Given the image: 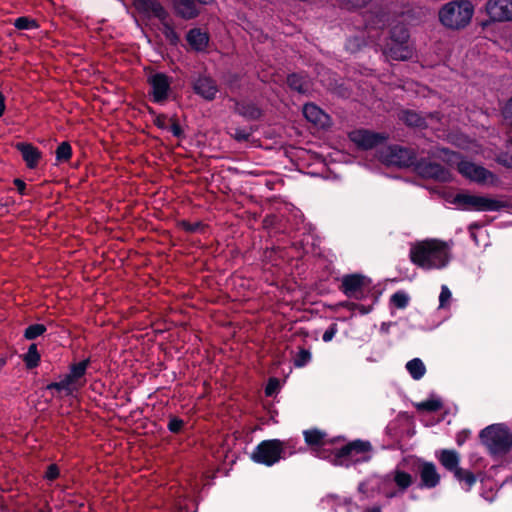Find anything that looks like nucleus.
Returning a JSON list of instances; mask_svg holds the SVG:
<instances>
[{
  "mask_svg": "<svg viewBox=\"0 0 512 512\" xmlns=\"http://www.w3.org/2000/svg\"><path fill=\"white\" fill-rule=\"evenodd\" d=\"M212 0H197V2L199 3H202V4H208L210 3ZM181 2V7L179 8V13L184 17V18H193L197 15V11L196 9L194 8V3L196 2V0H180Z\"/></svg>",
  "mask_w": 512,
  "mask_h": 512,
  "instance_id": "bb28decb",
  "label": "nucleus"
},
{
  "mask_svg": "<svg viewBox=\"0 0 512 512\" xmlns=\"http://www.w3.org/2000/svg\"><path fill=\"white\" fill-rule=\"evenodd\" d=\"M450 258L449 245L437 239L418 242L410 249L412 263L423 270L442 269L447 266Z\"/></svg>",
  "mask_w": 512,
  "mask_h": 512,
  "instance_id": "f257e3e1",
  "label": "nucleus"
},
{
  "mask_svg": "<svg viewBox=\"0 0 512 512\" xmlns=\"http://www.w3.org/2000/svg\"><path fill=\"white\" fill-rule=\"evenodd\" d=\"M59 474V470L56 465L49 466L47 472H46V478L49 480L55 479Z\"/></svg>",
  "mask_w": 512,
  "mask_h": 512,
  "instance_id": "3c124183",
  "label": "nucleus"
},
{
  "mask_svg": "<svg viewBox=\"0 0 512 512\" xmlns=\"http://www.w3.org/2000/svg\"><path fill=\"white\" fill-rule=\"evenodd\" d=\"M16 147L21 152L27 166L29 168H35L41 158V152L28 143H18Z\"/></svg>",
  "mask_w": 512,
  "mask_h": 512,
  "instance_id": "aec40b11",
  "label": "nucleus"
},
{
  "mask_svg": "<svg viewBox=\"0 0 512 512\" xmlns=\"http://www.w3.org/2000/svg\"><path fill=\"white\" fill-rule=\"evenodd\" d=\"M417 471L420 475L422 487L434 488L439 484L441 477L434 463L419 461Z\"/></svg>",
  "mask_w": 512,
  "mask_h": 512,
  "instance_id": "2eb2a0df",
  "label": "nucleus"
},
{
  "mask_svg": "<svg viewBox=\"0 0 512 512\" xmlns=\"http://www.w3.org/2000/svg\"><path fill=\"white\" fill-rule=\"evenodd\" d=\"M303 114L309 122L321 128H325L330 124V117L314 104H306L303 107Z\"/></svg>",
  "mask_w": 512,
  "mask_h": 512,
  "instance_id": "f3484780",
  "label": "nucleus"
},
{
  "mask_svg": "<svg viewBox=\"0 0 512 512\" xmlns=\"http://www.w3.org/2000/svg\"><path fill=\"white\" fill-rule=\"evenodd\" d=\"M473 15V6L469 1L449 2L439 12L441 23L451 29L465 27Z\"/></svg>",
  "mask_w": 512,
  "mask_h": 512,
  "instance_id": "20e7f679",
  "label": "nucleus"
},
{
  "mask_svg": "<svg viewBox=\"0 0 512 512\" xmlns=\"http://www.w3.org/2000/svg\"><path fill=\"white\" fill-rule=\"evenodd\" d=\"M498 181V178L488 169L482 167V185H494Z\"/></svg>",
  "mask_w": 512,
  "mask_h": 512,
  "instance_id": "c03bdc74",
  "label": "nucleus"
},
{
  "mask_svg": "<svg viewBox=\"0 0 512 512\" xmlns=\"http://www.w3.org/2000/svg\"><path fill=\"white\" fill-rule=\"evenodd\" d=\"M284 449L285 442L278 439L264 440L254 449L251 459L256 463L272 466L282 458Z\"/></svg>",
  "mask_w": 512,
  "mask_h": 512,
  "instance_id": "39448f33",
  "label": "nucleus"
},
{
  "mask_svg": "<svg viewBox=\"0 0 512 512\" xmlns=\"http://www.w3.org/2000/svg\"><path fill=\"white\" fill-rule=\"evenodd\" d=\"M278 385H279L278 380L271 379L265 389L266 395H268V396L273 395L276 392V390L278 389Z\"/></svg>",
  "mask_w": 512,
  "mask_h": 512,
  "instance_id": "09e8293b",
  "label": "nucleus"
},
{
  "mask_svg": "<svg viewBox=\"0 0 512 512\" xmlns=\"http://www.w3.org/2000/svg\"><path fill=\"white\" fill-rule=\"evenodd\" d=\"M371 450V445L369 442L364 441H354L345 447H343L337 457L338 464H346L349 463H357L364 462L370 459L369 452Z\"/></svg>",
  "mask_w": 512,
  "mask_h": 512,
  "instance_id": "423d86ee",
  "label": "nucleus"
},
{
  "mask_svg": "<svg viewBox=\"0 0 512 512\" xmlns=\"http://www.w3.org/2000/svg\"><path fill=\"white\" fill-rule=\"evenodd\" d=\"M485 10L492 21L512 20V0H489Z\"/></svg>",
  "mask_w": 512,
  "mask_h": 512,
  "instance_id": "9d476101",
  "label": "nucleus"
},
{
  "mask_svg": "<svg viewBox=\"0 0 512 512\" xmlns=\"http://www.w3.org/2000/svg\"><path fill=\"white\" fill-rule=\"evenodd\" d=\"M71 154L72 150L68 142H62L56 149V159L59 162L68 161Z\"/></svg>",
  "mask_w": 512,
  "mask_h": 512,
  "instance_id": "ea45409f",
  "label": "nucleus"
},
{
  "mask_svg": "<svg viewBox=\"0 0 512 512\" xmlns=\"http://www.w3.org/2000/svg\"><path fill=\"white\" fill-rule=\"evenodd\" d=\"M188 230H193L194 228L192 226L187 227Z\"/></svg>",
  "mask_w": 512,
  "mask_h": 512,
  "instance_id": "0e129e2a",
  "label": "nucleus"
},
{
  "mask_svg": "<svg viewBox=\"0 0 512 512\" xmlns=\"http://www.w3.org/2000/svg\"><path fill=\"white\" fill-rule=\"evenodd\" d=\"M379 159L389 166L408 167L414 164L415 154L406 148L389 146L381 150Z\"/></svg>",
  "mask_w": 512,
  "mask_h": 512,
  "instance_id": "0eeeda50",
  "label": "nucleus"
},
{
  "mask_svg": "<svg viewBox=\"0 0 512 512\" xmlns=\"http://www.w3.org/2000/svg\"><path fill=\"white\" fill-rule=\"evenodd\" d=\"M507 207H508V204L505 201L482 196V212L483 211H500L501 209L507 208Z\"/></svg>",
  "mask_w": 512,
  "mask_h": 512,
  "instance_id": "7c9ffc66",
  "label": "nucleus"
},
{
  "mask_svg": "<svg viewBox=\"0 0 512 512\" xmlns=\"http://www.w3.org/2000/svg\"><path fill=\"white\" fill-rule=\"evenodd\" d=\"M88 364H89L88 359L83 360V361L73 365L70 369L69 374H67L80 387H82L84 385V381L82 380V378L85 375Z\"/></svg>",
  "mask_w": 512,
  "mask_h": 512,
  "instance_id": "393cba45",
  "label": "nucleus"
},
{
  "mask_svg": "<svg viewBox=\"0 0 512 512\" xmlns=\"http://www.w3.org/2000/svg\"><path fill=\"white\" fill-rule=\"evenodd\" d=\"M350 140L361 149H372L383 143L387 137L384 134L368 130H355L349 134Z\"/></svg>",
  "mask_w": 512,
  "mask_h": 512,
  "instance_id": "1a4fd4ad",
  "label": "nucleus"
},
{
  "mask_svg": "<svg viewBox=\"0 0 512 512\" xmlns=\"http://www.w3.org/2000/svg\"><path fill=\"white\" fill-rule=\"evenodd\" d=\"M287 83L289 87L298 93L304 94L309 91V83L308 81L297 74H292L288 77Z\"/></svg>",
  "mask_w": 512,
  "mask_h": 512,
  "instance_id": "cd10ccee",
  "label": "nucleus"
},
{
  "mask_svg": "<svg viewBox=\"0 0 512 512\" xmlns=\"http://www.w3.org/2000/svg\"><path fill=\"white\" fill-rule=\"evenodd\" d=\"M370 285V280L365 276L353 274L342 278V290L348 297L360 298L364 288Z\"/></svg>",
  "mask_w": 512,
  "mask_h": 512,
  "instance_id": "f8f14e48",
  "label": "nucleus"
},
{
  "mask_svg": "<svg viewBox=\"0 0 512 512\" xmlns=\"http://www.w3.org/2000/svg\"><path fill=\"white\" fill-rule=\"evenodd\" d=\"M315 451H316V456L321 457L320 453L316 449H315Z\"/></svg>",
  "mask_w": 512,
  "mask_h": 512,
  "instance_id": "e2e57ef3",
  "label": "nucleus"
},
{
  "mask_svg": "<svg viewBox=\"0 0 512 512\" xmlns=\"http://www.w3.org/2000/svg\"><path fill=\"white\" fill-rule=\"evenodd\" d=\"M24 361L28 368H34L38 365L40 361V355L35 344L30 345L28 348V351L24 356Z\"/></svg>",
  "mask_w": 512,
  "mask_h": 512,
  "instance_id": "e433bc0d",
  "label": "nucleus"
},
{
  "mask_svg": "<svg viewBox=\"0 0 512 512\" xmlns=\"http://www.w3.org/2000/svg\"><path fill=\"white\" fill-rule=\"evenodd\" d=\"M15 27L18 29H33L37 27L36 22L33 19L27 17H19L15 20Z\"/></svg>",
  "mask_w": 512,
  "mask_h": 512,
  "instance_id": "79ce46f5",
  "label": "nucleus"
},
{
  "mask_svg": "<svg viewBox=\"0 0 512 512\" xmlns=\"http://www.w3.org/2000/svg\"><path fill=\"white\" fill-rule=\"evenodd\" d=\"M458 160V155H456L455 153L449 154L448 161L450 162L451 165L457 164L458 170L463 176L474 181L480 180V170L474 163L464 160L459 162Z\"/></svg>",
  "mask_w": 512,
  "mask_h": 512,
  "instance_id": "a211bd4d",
  "label": "nucleus"
},
{
  "mask_svg": "<svg viewBox=\"0 0 512 512\" xmlns=\"http://www.w3.org/2000/svg\"><path fill=\"white\" fill-rule=\"evenodd\" d=\"M6 364V360L4 358H0V369Z\"/></svg>",
  "mask_w": 512,
  "mask_h": 512,
  "instance_id": "052dcab7",
  "label": "nucleus"
},
{
  "mask_svg": "<svg viewBox=\"0 0 512 512\" xmlns=\"http://www.w3.org/2000/svg\"><path fill=\"white\" fill-rule=\"evenodd\" d=\"M364 512H381V509L379 507H372L366 509Z\"/></svg>",
  "mask_w": 512,
  "mask_h": 512,
  "instance_id": "13d9d810",
  "label": "nucleus"
},
{
  "mask_svg": "<svg viewBox=\"0 0 512 512\" xmlns=\"http://www.w3.org/2000/svg\"><path fill=\"white\" fill-rule=\"evenodd\" d=\"M81 388L74 382L68 375H66L59 382H53L47 386L49 390H56L59 394L71 395Z\"/></svg>",
  "mask_w": 512,
  "mask_h": 512,
  "instance_id": "4be33fe9",
  "label": "nucleus"
},
{
  "mask_svg": "<svg viewBox=\"0 0 512 512\" xmlns=\"http://www.w3.org/2000/svg\"><path fill=\"white\" fill-rule=\"evenodd\" d=\"M436 458L445 469L453 472L458 480H462L464 470L459 467L460 456L456 451L442 449L436 452Z\"/></svg>",
  "mask_w": 512,
  "mask_h": 512,
  "instance_id": "4468645a",
  "label": "nucleus"
},
{
  "mask_svg": "<svg viewBox=\"0 0 512 512\" xmlns=\"http://www.w3.org/2000/svg\"><path fill=\"white\" fill-rule=\"evenodd\" d=\"M133 5L147 19L163 20L168 14L158 0H133Z\"/></svg>",
  "mask_w": 512,
  "mask_h": 512,
  "instance_id": "ddd939ff",
  "label": "nucleus"
},
{
  "mask_svg": "<svg viewBox=\"0 0 512 512\" xmlns=\"http://www.w3.org/2000/svg\"><path fill=\"white\" fill-rule=\"evenodd\" d=\"M160 21V24H161V31L162 33L164 34V36L166 37V39L172 43V44H176L179 40V37L177 35V33L175 32V30L173 29L171 23H170V20H169V17L168 15L166 16L165 19L163 20H159Z\"/></svg>",
  "mask_w": 512,
  "mask_h": 512,
  "instance_id": "2f4dec72",
  "label": "nucleus"
},
{
  "mask_svg": "<svg viewBox=\"0 0 512 512\" xmlns=\"http://www.w3.org/2000/svg\"><path fill=\"white\" fill-rule=\"evenodd\" d=\"M187 41L193 49L203 51L208 45L209 37L206 32L201 29L194 28L188 32Z\"/></svg>",
  "mask_w": 512,
  "mask_h": 512,
  "instance_id": "412c9836",
  "label": "nucleus"
},
{
  "mask_svg": "<svg viewBox=\"0 0 512 512\" xmlns=\"http://www.w3.org/2000/svg\"><path fill=\"white\" fill-rule=\"evenodd\" d=\"M400 118L408 126H413V127L426 126L425 119L414 111H403Z\"/></svg>",
  "mask_w": 512,
  "mask_h": 512,
  "instance_id": "c85d7f7f",
  "label": "nucleus"
},
{
  "mask_svg": "<svg viewBox=\"0 0 512 512\" xmlns=\"http://www.w3.org/2000/svg\"><path fill=\"white\" fill-rule=\"evenodd\" d=\"M386 479H392L402 491L406 490L412 484V476L401 470H395L387 476Z\"/></svg>",
  "mask_w": 512,
  "mask_h": 512,
  "instance_id": "a878e982",
  "label": "nucleus"
},
{
  "mask_svg": "<svg viewBox=\"0 0 512 512\" xmlns=\"http://www.w3.org/2000/svg\"><path fill=\"white\" fill-rule=\"evenodd\" d=\"M406 369L414 380H420L426 373V367L419 358H414L406 363Z\"/></svg>",
  "mask_w": 512,
  "mask_h": 512,
  "instance_id": "b1692460",
  "label": "nucleus"
},
{
  "mask_svg": "<svg viewBox=\"0 0 512 512\" xmlns=\"http://www.w3.org/2000/svg\"><path fill=\"white\" fill-rule=\"evenodd\" d=\"M502 117L505 125L508 127V137H512V97L507 100L502 107Z\"/></svg>",
  "mask_w": 512,
  "mask_h": 512,
  "instance_id": "f704fd0d",
  "label": "nucleus"
},
{
  "mask_svg": "<svg viewBox=\"0 0 512 512\" xmlns=\"http://www.w3.org/2000/svg\"><path fill=\"white\" fill-rule=\"evenodd\" d=\"M487 222H488V220H486V219H484V218L482 217V220H481L482 226H483V225H485Z\"/></svg>",
  "mask_w": 512,
  "mask_h": 512,
  "instance_id": "680f3d73",
  "label": "nucleus"
},
{
  "mask_svg": "<svg viewBox=\"0 0 512 512\" xmlns=\"http://www.w3.org/2000/svg\"><path fill=\"white\" fill-rule=\"evenodd\" d=\"M409 300V295L404 291H398L394 293L390 298V301L393 304V306L399 309H404L408 305Z\"/></svg>",
  "mask_w": 512,
  "mask_h": 512,
  "instance_id": "4c0bfd02",
  "label": "nucleus"
},
{
  "mask_svg": "<svg viewBox=\"0 0 512 512\" xmlns=\"http://www.w3.org/2000/svg\"><path fill=\"white\" fill-rule=\"evenodd\" d=\"M311 359V353L307 350H301L294 360V365L296 367L305 366Z\"/></svg>",
  "mask_w": 512,
  "mask_h": 512,
  "instance_id": "37998d69",
  "label": "nucleus"
},
{
  "mask_svg": "<svg viewBox=\"0 0 512 512\" xmlns=\"http://www.w3.org/2000/svg\"><path fill=\"white\" fill-rule=\"evenodd\" d=\"M183 426V421L178 418H172L170 419L168 423V428L171 432L177 433L181 430Z\"/></svg>",
  "mask_w": 512,
  "mask_h": 512,
  "instance_id": "49530a36",
  "label": "nucleus"
},
{
  "mask_svg": "<svg viewBox=\"0 0 512 512\" xmlns=\"http://www.w3.org/2000/svg\"><path fill=\"white\" fill-rule=\"evenodd\" d=\"M46 328L42 324H33L30 325L25 330V337L29 340L35 339L36 337L42 335L45 332Z\"/></svg>",
  "mask_w": 512,
  "mask_h": 512,
  "instance_id": "a19ab883",
  "label": "nucleus"
},
{
  "mask_svg": "<svg viewBox=\"0 0 512 512\" xmlns=\"http://www.w3.org/2000/svg\"><path fill=\"white\" fill-rule=\"evenodd\" d=\"M148 83L151 86V95L155 102H163L167 99L171 80L163 73H155L149 76Z\"/></svg>",
  "mask_w": 512,
  "mask_h": 512,
  "instance_id": "9b49d317",
  "label": "nucleus"
},
{
  "mask_svg": "<svg viewBox=\"0 0 512 512\" xmlns=\"http://www.w3.org/2000/svg\"><path fill=\"white\" fill-rule=\"evenodd\" d=\"M461 482L465 483V489H470L476 483V477L469 471L464 470Z\"/></svg>",
  "mask_w": 512,
  "mask_h": 512,
  "instance_id": "a18cd8bd",
  "label": "nucleus"
},
{
  "mask_svg": "<svg viewBox=\"0 0 512 512\" xmlns=\"http://www.w3.org/2000/svg\"><path fill=\"white\" fill-rule=\"evenodd\" d=\"M249 136L250 132L242 129H236L233 134V137L238 141L247 140Z\"/></svg>",
  "mask_w": 512,
  "mask_h": 512,
  "instance_id": "8fccbe9b",
  "label": "nucleus"
},
{
  "mask_svg": "<svg viewBox=\"0 0 512 512\" xmlns=\"http://www.w3.org/2000/svg\"><path fill=\"white\" fill-rule=\"evenodd\" d=\"M5 111V98L3 94L0 92V117L3 115Z\"/></svg>",
  "mask_w": 512,
  "mask_h": 512,
  "instance_id": "4d7b16f0",
  "label": "nucleus"
},
{
  "mask_svg": "<svg viewBox=\"0 0 512 512\" xmlns=\"http://www.w3.org/2000/svg\"><path fill=\"white\" fill-rule=\"evenodd\" d=\"M409 34L404 25L392 28L389 39L382 50L387 59L405 61L413 56V48L408 43Z\"/></svg>",
  "mask_w": 512,
  "mask_h": 512,
  "instance_id": "f03ea898",
  "label": "nucleus"
},
{
  "mask_svg": "<svg viewBox=\"0 0 512 512\" xmlns=\"http://www.w3.org/2000/svg\"><path fill=\"white\" fill-rule=\"evenodd\" d=\"M170 131L176 137H180L182 135V129L180 125L176 122H172L169 126Z\"/></svg>",
  "mask_w": 512,
  "mask_h": 512,
  "instance_id": "603ef678",
  "label": "nucleus"
},
{
  "mask_svg": "<svg viewBox=\"0 0 512 512\" xmlns=\"http://www.w3.org/2000/svg\"><path fill=\"white\" fill-rule=\"evenodd\" d=\"M477 229H478L477 224H473L470 226V234L475 242H477V234H476Z\"/></svg>",
  "mask_w": 512,
  "mask_h": 512,
  "instance_id": "6e6d98bb",
  "label": "nucleus"
},
{
  "mask_svg": "<svg viewBox=\"0 0 512 512\" xmlns=\"http://www.w3.org/2000/svg\"><path fill=\"white\" fill-rule=\"evenodd\" d=\"M166 117L164 116H157L156 119H155V124L160 127V128H168V126L166 125Z\"/></svg>",
  "mask_w": 512,
  "mask_h": 512,
  "instance_id": "864d4df0",
  "label": "nucleus"
},
{
  "mask_svg": "<svg viewBox=\"0 0 512 512\" xmlns=\"http://www.w3.org/2000/svg\"><path fill=\"white\" fill-rule=\"evenodd\" d=\"M14 184H15L17 190L19 191V193L24 194V190H25V186H26L25 183L20 179H15Z\"/></svg>",
  "mask_w": 512,
  "mask_h": 512,
  "instance_id": "5fc2aeb1",
  "label": "nucleus"
},
{
  "mask_svg": "<svg viewBox=\"0 0 512 512\" xmlns=\"http://www.w3.org/2000/svg\"><path fill=\"white\" fill-rule=\"evenodd\" d=\"M482 442L493 455H506L512 448V433L505 424H492L482 429Z\"/></svg>",
  "mask_w": 512,
  "mask_h": 512,
  "instance_id": "7ed1b4c3",
  "label": "nucleus"
},
{
  "mask_svg": "<svg viewBox=\"0 0 512 512\" xmlns=\"http://www.w3.org/2000/svg\"><path fill=\"white\" fill-rule=\"evenodd\" d=\"M337 333V326L336 324L330 325V327L324 332L322 339L324 342H329L333 339L335 334Z\"/></svg>",
  "mask_w": 512,
  "mask_h": 512,
  "instance_id": "de8ad7c7",
  "label": "nucleus"
},
{
  "mask_svg": "<svg viewBox=\"0 0 512 512\" xmlns=\"http://www.w3.org/2000/svg\"><path fill=\"white\" fill-rule=\"evenodd\" d=\"M237 111L239 114L251 119H256L261 114L260 110L256 106L245 103L238 104Z\"/></svg>",
  "mask_w": 512,
  "mask_h": 512,
  "instance_id": "c9c22d12",
  "label": "nucleus"
},
{
  "mask_svg": "<svg viewBox=\"0 0 512 512\" xmlns=\"http://www.w3.org/2000/svg\"><path fill=\"white\" fill-rule=\"evenodd\" d=\"M416 172L425 178L447 182L451 180V173L447 168L428 160H421L415 166Z\"/></svg>",
  "mask_w": 512,
  "mask_h": 512,
  "instance_id": "6e6552de",
  "label": "nucleus"
},
{
  "mask_svg": "<svg viewBox=\"0 0 512 512\" xmlns=\"http://www.w3.org/2000/svg\"><path fill=\"white\" fill-rule=\"evenodd\" d=\"M344 9L356 10L365 7L371 0H336Z\"/></svg>",
  "mask_w": 512,
  "mask_h": 512,
  "instance_id": "58836bf2",
  "label": "nucleus"
},
{
  "mask_svg": "<svg viewBox=\"0 0 512 512\" xmlns=\"http://www.w3.org/2000/svg\"><path fill=\"white\" fill-rule=\"evenodd\" d=\"M453 301V295L451 290L448 288L447 285L441 286V292L439 295V306L438 309L440 310H447L451 307V303Z\"/></svg>",
  "mask_w": 512,
  "mask_h": 512,
  "instance_id": "72a5a7b5",
  "label": "nucleus"
},
{
  "mask_svg": "<svg viewBox=\"0 0 512 512\" xmlns=\"http://www.w3.org/2000/svg\"><path fill=\"white\" fill-rule=\"evenodd\" d=\"M385 495H386V497H388V498H393V497H395V496H396V492H386V493H385Z\"/></svg>",
  "mask_w": 512,
  "mask_h": 512,
  "instance_id": "bf43d9fd",
  "label": "nucleus"
},
{
  "mask_svg": "<svg viewBox=\"0 0 512 512\" xmlns=\"http://www.w3.org/2000/svg\"><path fill=\"white\" fill-rule=\"evenodd\" d=\"M194 91L207 100L215 98L218 88L209 77H199L194 83Z\"/></svg>",
  "mask_w": 512,
  "mask_h": 512,
  "instance_id": "6ab92c4d",
  "label": "nucleus"
},
{
  "mask_svg": "<svg viewBox=\"0 0 512 512\" xmlns=\"http://www.w3.org/2000/svg\"><path fill=\"white\" fill-rule=\"evenodd\" d=\"M448 202L454 204L458 209L467 211L480 210V197L468 192H460L448 198Z\"/></svg>",
  "mask_w": 512,
  "mask_h": 512,
  "instance_id": "dca6fc26",
  "label": "nucleus"
},
{
  "mask_svg": "<svg viewBox=\"0 0 512 512\" xmlns=\"http://www.w3.org/2000/svg\"><path fill=\"white\" fill-rule=\"evenodd\" d=\"M418 411L434 412L442 408V402L438 398H430L415 404Z\"/></svg>",
  "mask_w": 512,
  "mask_h": 512,
  "instance_id": "473e14b6",
  "label": "nucleus"
},
{
  "mask_svg": "<svg viewBox=\"0 0 512 512\" xmlns=\"http://www.w3.org/2000/svg\"><path fill=\"white\" fill-rule=\"evenodd\" d=\"M503 148L495 155V160L500 165L512 170V137H508Z\"/></svg>",
  "mask_w": 512,
  "mask_h": 512,
  "instance_id": "5701e85b",
  "label": "nucleus"
},
{
  "mask_svg": "<svg viewBox=\"0 0 512 512\" xmlns=\"http://www.w3.org/2000/svg\"><path fill=\"white\" fill-rule=\"evenodd\" d=\"M304 437L310 446L319 447L325 444V434L319 430H307L304 432Z\"/></svg>",
  "mask_w": 512,
  "mask_h": 512,
  "instance_id": "c756f323",
  "label": "nucleus"
}]
</instances>
